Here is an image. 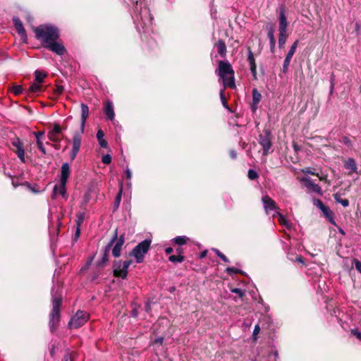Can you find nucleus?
<instances>
[{
    "instance_id": "nucleus-1",
    "label": "nucleus",
    "mask_w": 361,
    "mask_h": 361,
    "mask_svg": "<svg viewBox=\"0 0 361 361\" xmlns=\"http://www.w3.org/2000/svg\"><path fill=\"white\" fill-rule=\"evenodd\" d=\"M132 6L130 8L136 29L140 34H148L152 31L153 18L145 0H130Z\"/></svg>"
},
{
    "instance_id": "nucleus-2",
    "label": "nucleus",
    "mask_w": 361,
    "mask_h": 361,
    "mask_svg": "<svg viewBox=\"0 0 361 361\" xmlns=\"http://www.w3.org/2000/svg\"><path fill=\"white\" fill-rule=\"evenodd\" d=\"M61 288L60 285L54 286L51 288L52 310L49 314V328L54 332L60 321V308L61 306Z\"/></svg>"
},
{
    "instance_id": "nucleus-3",
    "label": "nucleus",
    "mask_w": 361,
    "mask_h": 361,
    "mask_svg": "<svg viewBox=\"0 0 361 361\" xmlns=\"http://www.w3.org/2000/svg\"><path fill=\"white\" fill-rule=\"evenodd\" d=\"M34 32L36 38L42 42L43 47L59 37L58 28L51 25H41L35 27Z\"/></svg>"
},
{
    "instance_id": "nucleus-4",
    "label": "nucleus",
    "mask_w": 361,
    "mask_h": 361,
    "mask_svg": "<svg viewBox=\"0 0 361 361\" xmlns=\"http://www.w3.org/2000/svg\"><path fill=\"white\" fill-rule=\"evenodd\" d=\"M216 73L222 80L224 88L228 87L233 89L235 87L234 71L228 61H219Z\"/></svg>"
},
{
    "instance_id": "nucleus-5",
    "label": "nucleus",
    "mask_w": 361,
    "mask_h": 361,
    "mask_svg": "<svg viewBox=\"0 0 361 361\" xmlns=\"http://www.w3.org/2000/svg\"><path fill=\"white\" fill-rule=\"evenodd\" d=\"M152 240L147 238L139 243L130 252V256L134 257L137 263H142L144 260L145 255L147 253Z\"/></svg>"
},
{
    "instance_id": "nucleus-6",
    "label": "nucleus",
    "mask_w": 361,
    "mask_h": 361,
    "mask_svg": "<svg viewBox=\"0 0 361 361\" xmlns=\"http://www.w3.org/2000/svg\"><path fill=\"white\" fill-rule=\"evenodd\" d=\"M258 142L262 147L263 155L267 156L269 154L272 147L271 133L270 130L264 128L262 133L259 135Z\"/></svg>"
},
{
    "instance_id": "nucleus-7",
    "label": "nucleus",
    "mask_w": 361,
    "mask_h": 361,
    "mask_svg": "<svg viewBox=\"0 0 361 361\" xmlns=\"http://www.w3.org/2000/svg\"><path fill=\"white\" fill-rule=\"evenodd\" d=\"M89 314L85 311L78 310L68 322L70 329H78L83 326L89 319Z\"/></svg>"
},
{
    "instance_id": "nucleus-8",
    "label": "nucleus",
    "mask_w": 361,
    "mask_h": 361,
    "mask_svg": "<svg viewBox=\"0 0 361 361\" xmlns=\"http://www.w3.org/2000/svg\"><path fill=\"white\" fill-rule=\"evenodd\" d=\"M131 260H126L123 262L121 266V262L118 264L114 265V273L116 276L121 277V279H126L128 274V269L131 264Z\"/></svg>"
},
{
    "instance_id": "nucleus-9",
    "label": "nucleus",
    "mask_w": 361,
    "mask_h": 361,
    "mask_svg": "<svg viewBox=\"0 0 361 361\" xmlns=\"http://www.w3.org/2000/svg\"><path fill=\"white\" fill-rule=\"evenodd\" d=\"M117 238V228L114 231V234L113 237L111 238L109 243L107 244V245L105 246L104 251H103V255L102 259L97 262L98 267H103L106 262L108 261V257L110 252V250L111 247L114 245L115 240Z\"/></svg>"
},
{
    "instance_id": "nucleus-10",
    "label": "nucleus",
    "mask_w": 361,
    "mask_h": 361,
    "mask_svg": "<svg viewBox=\"0 0 361 361\" xmlns=\"http://www.w3.org/2000/svg\"><path fill=\"white\" fill-rule=\"evenodd\" d=\"M262 201L264 205L265 212L267 214H269V212H274L272 216L276 217V212H279L276 202L269 196L267 195H264L262 197Z\"/></svg>"
},
{
    "instance_id": "nucleus-11",
    "label": "nucleus",
    "mask_w": 361,
    "mask_h": 361,
    "mask_svg": "<svg viewBox=\"0 0 361 361\" xmlns=\"http://www.w3.org/2000/svg\"><path fill=\"white\" fill-rule=\"evenodd\" d=\"M11 145L16 149L14 150V152L16 154L18 158L20 160L21 162L25 163V149L23 142L20 140V138L15 137L11 140Z\"/></svg>"
},
{
    "instance_id": "nucleus-12",
    "label": "nucleus",
    "mask_w": 361,
    "mask_h": 361,
    "mask_svg": "<svg viewBox=\"0 0 361 361\" xmlns=\"http://www.w3.org/2000/svg\"><path fill=\"white\" fill-rule=\"evenodd\" d=\"M300 181L303 183L305 186L312 192H314L319 195H322V190L321 187L314 183L312 179L309 177H302L300 179Z\"/></svg>"
},
{
    "instance_id": "nucleus-13",
    "label": "nucleus",
    "mask_w": 361,
    "mask_h": 361,
    "mask_svg": "<svg viewBox=\"0 0 361 361\" xmlns=\"http://www.w3.org/2000/svg\"><path fill=\"white\" fill-rule=\"evenodd\" d=\"M44 47L49 49L50 51L56 53L59 56L63 55L66 51L64 46L61 43L56 42V40L50 42L49 43L45 44Z\"/></svg>"
},
{
    "instance_id": "nucleus-14",
    "label": "nucleus",
    "mask_w": 361,
    "mask_h": 361,
    "mask_svg": "<svg viewBox=\"0 0 361 361\" xmlns=\"http://www.w3.org/2000/svg\"><path fill=\"white\" fill-rule=\"evenodd\" d=\"M298 45V40H295L293 42V44L291 45V47L285 58V60L283 61V73H286L288 71L290 61L296 51Z\"/></svg>"
},
{
    "instance_id": "nucleus-15",
    "label": "nucleus",
    "mask_w": 361,
    "mask_h": 361,
    "mask_svg": "<svg viewBox=\"0 0 361 361\" xmlns=\"http://www.w3.org/2000/svg\"><path fill=\"white\" fill-rule=\"evenodd\" d=\"M288 21L285 14L283 7L280 8L279 16V31L282 32H287Z\"/></svg>"
},
{
    "instance_id": "nucleus-16",
    "label": "nucleus",
    "mask_w": 361,
    "mask_h": 361,
    "mask_svg": "<svg viewBox=\"0 0 361 361\" xmlns=\"http://www.w3.org/2000/svg\"><path fill=\"white\" fill-rule=\"evenodd\" d=\"M66 186V183L63 184V183H61V182H60L59 185H55L54 187V189H53L51 196V199H53V200L55 199L56 197V195L58 194H59L60 195L62 196L63 198H64L65 200H67L68 195H67Z\"/></svg>"
},
{
    "instance_id": "nucleus-17",
    "label": "nucleus",
    "mask_w": 361,
    "mask_h": 361,
    "mask_svg": "<svg viewBox=\"0 0 361 361\" xmlns=\"http://www.w3.org/2000/svg\"><path fill=\"white\" fill-rule=\"evenodd\" d=\"M116 243L112 249V255L114 257H118L121 255V247L125 242V234L123 233L116 238Z\"/></svg>"
},
{
    "instance_id": "nucleus-18",
    "label": "nucleus",
    "mask_w": 361,
    "mask_h": 361,
    "mask_svg": "<svg viewBox=\"0 0 361 361\" xmlns=\"http://www.w3.org/2000/svg\"><path fill=\"white\" fill-rule=\"evenodd\" d=\"M267 31V37L269 40L270 51L274 54L275 52L276 40L274 37V29L271 25L266 26Z\"/></svg>"
},
{
    "instance_id": "nucleus-19",
    "label": "nucleus",
    "mask_w": 361,
    "mask_h": 361,
    "mask_svg": "<svg viewBox=\"0 0 361 361\" xmlns=\"http://www.w3.org/2000/svg\"><path fill=\"white\" fill-rule=\"evenodd\" d=\"M247 61L250 64V68L252 75L255 80L257 79V66L255 63V59L254 54L250 49H248Z\"/></svg>"
},
{
    "instance_id": "nucleus-20",
    "label": "nucleus",
    "mask_w": 361,
    "mask_h": 361,
    "mask_svg": "<svg viewBox=\"0 0 361 361\" xmlns=\"http://www.w3.org/2000/svg\"><path fill=\"white\" fill-rule=\"evenodd\" d=\"M80 106H81V126H80V130H81V133H83L85 126V123H86L87 118L89 116V107L87 106V105H86L84 103H82Z\"/></svg>"
},
{
    "instance_id": "nucleus-21",
    "label": "nucleus",
    "mask_w": 361,
    "mask_h": 361,
    "mask_svg": "<svg viewBox=\"0 0 361 361\" xmlns=\"http://www.w3.org/2000/svg\"><path fill=\"white\" fill-rule=\"evenodd\" d=\"M104 112L106 114L108 119L111 121H113L114 119L115 113L114 109V105L111 101L107 100L105 102Z\"/></svg>"
},
{
    "instance_id": "nucleus-22",
    "label": "nucleus",
    "mask_w": 361,
    "mask_h": 361,
    "mask_svg": "<svg viewBox=\"0 0 361 361\" xmlns=\"http://www.w3.org/2000/svg\"><path fill=\"white\" fill-rule=\"evenodd\" d=\"M70 175V166L68 163H63L61 168L60 182L67 183Z\"/></svg>"
},
{
    "instance_id": "nucleus-23",
    "label": "nucleus",
    "mask_w": 361,
    "mask_h": 361,
    "mask_svg": "<svg viewBox=\"0 0 361 361\" xmlns=\"http://www.w3.org/2000/svg\"><path fill=\"white\" fill-rule=\"evenodd\" d=\"M344 167L349 169L348 175H352L353 173H357V166L355 160L353 158H348L345 161Z\"/></svg>"
},
{
    "instance_id": "nucleus-24",
    "label": "nucleus",
    "mask_w": 361,
    "mask_h": 361,
    "mask_svg": "<svg viewBox=\"0 0 361 361\" xmlns=\"http://www.w3.org/2000/svg\"><path fill=\"white\" fill-rule=\"evenodd\" d=\"M13 22L14 26H15L16 30L17 32L18 33V35L21 37H25L26 32H25V30L24 29L23 23H22L21 20L19 19V18L13 17Z\"/></svg>"
},
{
    "instance_id": "nucleus-25",
    "label": "nucleus",
    "mask_w": 361,
    "mask_h": 361,
    "mask_svg": "<svg viewBox=\"0 0 361 361\" xmlns=\"http://www.w3.org/2000/svg\"><path fill=\"white\" fill-rule=\"evenodd\" d=\"M322 212L326 219L334 226H337L334 220V213L329 209V207L326 206L323 207Z\"/></svg>"
},
{
    "instance_id": "nucleus-26",
    "label": "nucleus",
    "mask_w": 361,
    "mask_h": 361,
    "mask_svg": "<svg viewBox=\"0 0 361 361\" xmlns=\"http://www.w3.org/2000/svg\"><path fill=\"white\" fill-rule=\"evenodd\" d=\"M34 135L36 137L37 141V145L39 151L45 154H46V149L44 147L43 142L41 140V137L44 135V132L43 131H38V132H34Z\"/></svg>"
},
{
    "instance_id": "nucleus-27",
    "label": "nucleus",
    "mask_w": 361,
    "mask_h": 361,
    "mask_svg": "<svg viewBox=\"0 0 361 361\" xmlns=\"http://www.w3.org/2000/svg\"><path fill=\"white\" fill-rule=\"evenodd\" d=\"M215 47L217 50L218 54L221 56L224 57L226 54V47L224 42L222 39H219L215 44Z\"/></svg>"
},
{
    "instance_id": "nucleus-28",
    "label": "nucleus",
    "mask_w": 361,
    "mask_h": 361,
    "mask_svg": "<svg viewBox=\"0 0 361 361\" xmlns=\"http://www.w3.org/2000/svg\"><path fill=\"white\" fill-rule=\"evenodd\" d=\"M104 133L102 131V130L99 129L97 132V138L99 142V145L102 148H106L108 147V142L104 138Z\"/></svg>"
},
{
    "instance_id": "nucleus-29",
    "label": "nucleus",
    "mask_w": 361,
    "mask_h": 361,
    "mask_svg": "<svg viewBox=\"0 0 361 361\" xmlns=\"http://www.w3.org/2000/svg\"><path fill=\"white\" fill-rule=\"evenodd\" d=\"M42 91V84L35 82L32 83L27 90V93L33 94H39Z\"/></svg>"
},
{
    "instance_id": "nucleus-30",
    "label": "nucleus",
    "mask_w": 361,
    "mask_h": 361,
    "mask_svg": "<svg viewBox=\"0 0 361 361\" xmlns=\"http://www.w3.org/2000/svg\"><path fill=\"white\" fill-rule=\"evenodd\" d=\"M276 216L278 217L279 219V224L283 226H285L286 228H287L288 229H290L291 227H292V224L289 223L286 219V218L284 217V216L283 214H281L280 212H276Z\"/></svg>"
},
{
    "instance_id": "nucleus-31",
    "label": "nucleus",
    "mask_w": 361,
    "mask_h": 361,
    "mask_svg": "<svg viewBox=\"0 0 361 361\" xmlns=\"http://www.w3.org/2000/svg\"><path fill=\"white\" fill-rule=\"evenodd\" d=\"M81 145V136L80 133H76L74 134L73 137V149L80 151Z\"/></svg>"
},
{
    "instance_id": "nucleus-32",
    "label": "nucleus",
    "mask_w": 361,
    "mask_h": 361,
    "mask_svg": "<svg viewBox=\"0 0 361 361\" xmlns=\"http://www.w3.org/2000/svg\"><path fill=\"white\" fill-rule=\"evenodd\" d=\"M333 196H334V198L335 201L337 203L341 204L343 207H347L349 206V201L347 199H342L341 197V194L340 193L336 192V193L334 194Z\"/></svg>"
},
{
    "instance_id": "nucleus-33",
    "label": "nucleus",
    "mask_w": 361,
    "mask_h": 361,
    "mask_svg": "<svg viewBox=\"0 0 361 361\" xmlns=\"http://www.w3.org/2000/svg\"><path fill=\"white\" fill-rule=\"evenodd\" d=\"M46 76L47 74L41 72L39 70L35 71V80L37 83L42 84L44 82V79Z\"/></svg>"
},
{
    "instance_id": "nucleus-34",
    "label": "nucleus",
    "mask_w": 361,
    "mask_h": 361,
    "mask_svg": "<svg viewBox=\"0 0 361 361\" xmlns=\"http://www.w3.org/2000/svg\"><path fill=\"white\" fill-rule=\"evenodd\" d=\"M287 39L286 32H279V47L280 49L283 48L286 44Z\"/></svg>"
},
{
    "instance_id": "nucleus-35",
    "label": "nucleus",
    "mask_w": 361,
    "mask_h": 361,
    "mask_svg": "<svg viewBox=\"0 0 361 361\" xmlns=\"http://www.w3.org/2000/svg\"><path fill=\"white\" fill-rule=\"evenodd\" d=\"M252 102H255V104H259L261 99L262 95L259 92L256 88H254L252 91Z\"/></svg>"
},
{
    "instance_id": "nucleus-36",
    "label": "nucleus",
    "mask_w": 361,
    "mask_h": 361,
    "mask_svg": "<svg viewBox=\"0 0 361 361\" xmlns=\"http://www.w3.org/2000/svg\"><path fill=\"white\" fill-rule=\"evenodd\" d=\"M188 239L186 236H177L173 239V241L176 245H183L186 243Z\"/></svg>"
},
{
    "instance_id": "nucleus-37",
    "label": "nucleus",
    "mask_w": 361,
    "mask_h": 361,
    "mask_svg": "<svg viewBox=\"0 0 361 361\" xmlns=\"http://www.w3.org/2000/svg\"><path fill=\"white\" fill-rule=\"evenodd\" d=\"M169 260L173 263H181L184 260V257L182 255H171Z\"/></svg>"
},
{
    "instance_id": "nucleus-38",
    "label": "nucleus",
    "mask_w": 361,
    "mask_h": 361,
    "mask_svg": "<svg viewBox=\"0 0 361 361\" xmlns=\"http://www.w3.org/2000/svg\"><path fill=\"white\" fill-rule=\"evenodd\" d=\"M266 353H269V360L268 361H276L278 357V352L274 349H269L266 350Z\"/></svg>"
},
{
    "instance_id": "nucleus-39",
    "label": "nucleus",
    "mask_w": 361,
    "mask_h": 361,
    "mask_svg": "<svg viewBox=\"0 0 361 361\" xmlns=\"http://www.w3.org/2000/svg\"><path fill=\"white\" fill-rule=\"evenodd\" d=\"M85 219V212H78L76 215V226H80Z\"/></svg>"
},
{
    "instance_id": "nucleus-40",
    "label": "nucleus",
    "mask_w": 361,
    "mask_h": 361,
    "mask_svg": "<svg viewBox=\"0 0 361 361\" xmlns=\"http://www.w3.org/2000/svg\"><path fill=\"white\" fill-rule=\"evenodd\" d=\"M224 90H225V88L224 87L223 89H221L220 90V93H219L220 99H221V103H222V105L224 106V107L228 110H230L228 103L226 102L225 94H224Z\"/></svg>"
},
{
    "instance_id": "nucleus-41",
    "label": "nucleus",
    "mask_w": 361,
    "mask_h": 361,
    "mask_svg": "<svg viewBox=\"0 0 361 361\" xmlns=\"http://www.w3.org/2000/svg\"><path fill=\"white\" fill-rule=\"evenodd\" d=\"M121 195H122V187L121 188L119 192L117 194V195L115 198V202H114V209H116L120 205L121 200Z\"/></svg>"
},
{
    "instance_id": "nucleus-42",
    "label": "nucleus",
    "mask_w": 361,
    "mask_h": 361,
    "mask_svg": "<svg viewBox=\"0 0 361 361\" xmlns=\"http://www.w3.org/2000/svg\"><path fill=\"white\" fill-rule=\"evenodd\" d=\"M12 92L16 95H19L23 93V88L21 85H14L11 89Z\"/></svg>"
},
{
    "instance_id": "nucleus-43",
    "label": "nucleus",
    "mask_w": 361,
    "mask_h": 361,
    "mask_svg": "<svg viewBox=\"0 0 361 361\" xmlns=\"http://www.w3.org/2000/svg\"><path fill=\"white\" fill-rule=\"evenodd\" d=\"M341 142L349 148L353 147V142L347 136L343 137Z\"/></svg>"
},
{
    "instance_id": "nucleus-44",
    "label": "nucleus",
    "mask_w": 361,
    "mask_h": 361,
    "mask_svg": "<svg viewBox=\"0 0 361 361\" xmlns=\"http://www.w3.org/2000/svg\"><path fill=\"white\" fill-rule=\"evenodd\" d=\"M247 176L250 180H255L258 178V173L253 169H249Z\"/></svg>"
},
{
    "instance_id": "nucleus-45",
    "label": "nucleus",
    "mask_w": 361,
    "mask_h": 361,
    "mask_svg": "<svg viewBox=\"0 0 361 361\" xmlns=\"http://www.w3.org/2000/svg\"><path fill=\"white\" fill-rule=\"evenodd\" d=\"M61 131H62V128H61L59 124L55 123L54 125L52 130L51 131H49V133H51L53 134L59 135L61 133Z\"/></svg>"
},
{
    "instance_id": "nucleus-46",
    "label": "nucleus",
    "mask_w": 361,
    "mask_h": 361,
    "mask_svg": "<svg viewBox=\"0 0 361 361\" xmlns=\"http://www.w3.org/2000/svg\"><path fill=\"white\" fill-rule=\"evenodd\" d=\"M313 204H314V206H316L317 207H318L321 211H322V209H323V207H326V205H324V204H323V202H322L320 200H319V199H315V198H314V199L313 200Z\"/></svg>"
},
{
    "instance_id": "nucleus-47",
    "label": "nucleus",
    "mask_w": 361,
    "mask_h": 361,
    "mask_svg": "<svg viewBox=\"0 0 361 361\" xmlns=\"http://www.w3.org/2000/svg\"><path fill=\"white\" fill-rule=\"evenodd\" d=\"M76 356V353L71 352V353H67L64 356L65 361H73L75 357Z\"/></svg>"
},
{
    "instance_id": "nucleus-48",
    "label": "nucleus",
    "mask_w": 361,
    "mask_h": 361,
    "mask_svg": "<svg viewBox=\"0 0 361 361\" xmlns=\"http://www.w3.org/2000/svg\"><path fill=\"white\" fill-rule=\"evenodd\" d=\"M353 264L354 265L356 270L361 274V262L357 259H353Z\"/></svg>"
},
{
    "instance_id": "nucleus-49",
    "label": "nucleus",
    "mask_w": 361,
    "mask_h": 361,
    "mask_svg": "<svg viewBox=\"0 0 361 361\" xmlns=\"http://www.w3.org/2000/svg\"><path fill=\"white\" fill-rule=\"evenodd\" d=\"M102 161L104 164H109L111 161V157L110 154H105V155H103L102 157Z\"/></svg>"
},
{
    "instance_id": "nucleus-50",
    "label": "nucleus",
    "mask_w": 361,
    "mask_h": 361,
    "mask_svg": "<svg viewBox=\"0 0 361 361\" xmlns=\"http://www.w3.org/2000/svg\"><path fill=\"white\" fill-rule=\"evenodd\" d=\"M48 137H49V139L52 142H59L60 141L59 135H57V134H53V133L49 132Z\"/></svg>"
},
{
    "instance_id": "nucleus-51",
    "label": "nucleus",
    "mask_w": 361,
    "mask_h": 361,
    "mask_svg": "<svg viewBox=\"0 0 361 361\" xmlns=\"http://www.w3.org/2000/svg\"><path fill=\"white\" fill-rule=\"evenodd\" d=\"M226 271L229 274L242 273L240 270L235 267H227Z\"/></svg>"
},
{
    "instance_id": "nucleus-52",
    "label": "nucleus",
    "mask_w": 361,
    "mask_h": 361,
    "mask_svg": "<svg viewBox=\"0 0 361 361\" xmlns=\"http://www.w3.org/2000/svg\"><path fill=\"white\" fill-rule=\"evenodd\" d=\"M231 292L238 294L240 298H242L245 294L244 290L238 288L231 289Z\"/></svg>"
},
{
    "instance_id": "nucleus-53",
    "label": "nucleus",
    "mask_w": 361,
    "mask_h": 361,
    "mask_svg": "<svg viewBox=\"0 0 361 361\" xmlns=\"http://www.w3.org/2000/svg\"><path fill=\"white\" fill-rule=\"evenodd\" d=\"M63 90H64V88L62 85H58L56 87L54 92L56 95H60L63 92Z\"/></svg>"
},
{
    "instance_id": "nucleus-54",
    "label": "nucleus",
    "mask_w": 361,
    "mask_h": 361,
    "mask_svg": "<svg viewBox=\"0 0 361 361\" xmlns=\"http://www.w3.org/2000/svg\"><path fill=\"white\" fill-rule=\"evenodd\" d=\"M259 331H260L259 326L258 324L255 325L254 331H253V334H252V336L255 340L256 339V336L259 334Z\"/></svg>"
},
{
    "instance_id": "nucleus-55",
    "label": "nucleus",
    "mask_w": 361,
    "mask_h": 361,
    "mask_svg": "<svg viewBox=\"0 0 361 361\" xmlns=\"http://www.w3.org/2000/svg\"><path fill=\"white\" fill-rule=\"evenodd\" d=\"M302 172H303L305 173L312 174L313 176H317L319 177V173H316L312 171L310 168L303 169L302 170Z\"/></svg>"
},
{
    "instance_id": "nucleus-56",
    "label": "nucleus",
    "mask_w": 361,
    "mask_h": 361,
    "mask_svg": "<svg viewBox=\"0 0 361 361\" xmlns=\"http://www.w3.org/2000/svg\"><path fill=\"white\" fill-rule=\"evenodd\" d=\"M351 334L356 336L357 338L361 341V332L356 330V329H352Z\"/></svg>"
},
{
    "instance_id": "nucleus-57",
    "label": "nucleus",
    "mask_w": 361,
    "mask_h": 361,
    "mask_svg": "<svg viewBox=\"0 0 361 361\" xmlns=\"http://www.w3.org/2000/svg\"><path fill=\"white\" fill-rule=\"evenodd\" d=\"M78 152H79V151H77V150H75V149H72L71 154H70V157H71V161H73L75 159V157H76V156H77Z\"/></svg>"
},
{
    "instance_id": "nucleus-58",
    "label": "nucleus",
    "mask_w": 361,
    "mask_h": 361,
    "mask_svg": "<svg viewBox=\"0 0 361 361\" xmlns=\"http://www.w3.org/2000/svg\"><path fill=\"white\" fill-rule=\"evenodd\" d=\"M125 174H126V177L127 179L130 180L131 178L132 173L128 168L126 169V170L125 171Z\"/></svg>"
},
{
    "instance_id": "nucleus-59",
    "label": "nucleus",
    "mask_w": 361,
    "mask_h": 361,
    "mask_svg": "<svg viewBox=\"0 0 361 361\" xmlns=\"http://www.w3.org/2000/svg\"><path fill=\"white\" fill-rule=\"evenodd\" d=\"M258 104H255V102H252V103L250 104V108H251V110H252V112H255L256 111V110L257 109Z\"/></svg>"
},
{
    "instance_id": "nucleus-60",
    "label": "nucleus",
    "mask_w": 361,
    "mask_h": 361,
    "mask_svg": "<svg viewBox=\"0 0 361 361\" xmlns=\"http://www.w3.org/2000/svg\"><path fill=\"white\" fill-rule=\"evenodd\" d=\"M80 234V226H76V231L75 233V238L77 239Z\"/></svg>"
},
{
    "instance_id": "nucleus-61",
    "label": "nucleus",
    "mask_w": 361,
    "mask_h": 361,
    "mask_svg": "<svg viewBox=\"0 0 361 361\" xmlns=\"http://www.w3.org/2000/svg\"><path fill=\"white\" fill-rule=\"evenodd\" d=\"M229 154H230V157L233 159H235L236 158V157H237V154H236L235 150H231Z\"/></svg>"
},
{
    "instance_id": "nucleus-62",
    "label": "nucleus",
    "mask_w": 361,
    "mask_h": 361,
    "mask_svg": "<svg viewBox=\"0 0 361 361\" xmlns=\"http://www.w3.org/2000/svg\"><path fill=\"white\" fill-rule=\"evenodd\" d=\"M219 257L225 262L226 263H228L229 262V259L226 257V255H224V254L222 255H219Z\"/></svg>"
},
{
    "instance_id": "nucleus-63",
    "label": "nucleus",
    "mask_w": 361,
    "mask_h": 361,
    "mask_svg": "<svg viewBox=\"0 0 361 361\" xmlns=\"http://www.w3.org/2000/svg\"><path fill=\"white\" fill-rule=\"evenodd\" d=\"M207 250H204L203 252H202L200 254L199 257H200V259L204 258V257L207 256Z\"/></svg>"
},
{
    "instance_id": "nucleus-64",
    "label": "nucleus",
    "mask_w": 361,
    "mask_h": 361,
    "mask_svg": "<svg viewBox=\"0 0 361 361\" xmlns=\"http://www.w3.org/2000/svg\"><path fill=\"white\" fill-rule=\"evenodd\" d=\"M173 251V248H172V247H166V248L165 249V252H166V254H167V255L171 254Z\"/></svg>"
}]
</instances>
